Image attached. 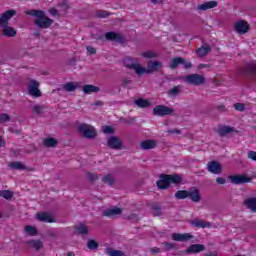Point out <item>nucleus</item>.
I'll list each match as a JSON object with an SVG mask.
<instances>
[{
	"instance_id": "obj_46",
	"label": "nucleus",
	"mask_w": 256,
	"mask_h": 256,
	"mask_svg": "<svg viewBox=\"0 0 256 256\" xmlns=\"http://www.w3.org/2000/svg\"><path fill=\"white\" fill-rule=\"evenodd\" d=\"M234 109L236 111H240V112L245 111V104H243V103H236V104H234Z\"/></svg>"
},
{
	"instance_id": "obj_5",
	"label": "nucleus",
	"mask_w": 256,
	"mask_h": 256,
	"mask_svg": "<svg viewBox=\"0 0 256 256\" xmlns=\"http://www.w3.org/2000/svg\"><path fill=\"white\" fill-rule=\"evenodd\" d=\"M234 31L238 35H247L251 31V25L245 20H238L234 23Z\"/></svg>"
},
{
	"instance_id": "obj_55",
	"label": "nucleus",
	"mask_w": 256,
	"mask_h": 256,
	"mask_svg": "<svg viewBox=\"0 0 256 256\" xmlns=\"http://www.w3.org/2000/svg\"><path fill=\"white\" fill-rule=\"evenodd\" d=\"M152 253H159V249L153 248V249H152Z\"/></svg>"
},
{
	"instance_id": "obj_34",
	"label": "nucleus",
	"mask_w": 256,
	"mask_h": 256,
	"mask_svg": "<svg viewBox=\"0 0 256 256\" xmlns=\"http://www.w3.org/2000/svg\"><path fill=\"white\" fill-rule=\"evenodd\" d=\"M182 62H183V58L181 57H176L172 59L170 63V69H177V67L181 65Z\"/></svg>"
},
{
	"instance_id": "obj_7",
	"label": "nucleus",
	"mask_w": 256,
	"mask_h": 256,
	"mask_svg": "<svg viewBox=\"0 0 256 256\" xmlns=\"http://www.w3.org/2000/svg\"><path fill=\"white\" fill-rule=\"evenodd\" d=\"M152 113L153 115H156V117H165V115H172L173 108L165 105H157L153 108Z\"/></svg>"
},
{
	"instance_id": "obj_60",
	"label": "nucleus",
	"mask_w": 256,
	"mask_h": 256,
	"mask_svg": "<svg viewBox=\"0 0 256 256\" xmlns=\"http://www.w3.org/2000/svg\"><path fill=\"white\" fill-rule=\"evenodd\" d=\"M201 67H207V65H200V68H201Z\"/></svg>"
},
{
	"instance_id": "obj_49",
	"label": "nucleus",
	"mask_w": 256,
	"mask_h": 256,
	"mask_svg": "<svg viewBox=\"0 0 256 256\" xmlns=\"http://www.w3.org/2000/svg\"><path fill=\"white\" fill-rule=\"evenodd\" d=\"M86 50H87L88 55H95V53H97V50L95 48H93L92 46L86 47Z\"/></svg>"
},
{
	"instance_id": "obj_51",
	"label": "nucleus",
	"mask_w": 256,
	"mask_h": 256,
	"mask_svg": "<svg viewBox=\"0 0 256 256\" xmlns=\"http://www.w3.org/2000/svg\"><path fill=\"white\" fill-rule=\"evenodd\" d=\"M216 183H218V185H225L226 180H225V178L218 177V178H216Z\"/></svg>"
},
{
	"instance_id": "obj_12",
	"label": "nucleus",
	"mask_w": 256,
	"mask_h": 256,
	"mask_svg": "<svg viewBox=\"0 0 256 256\" xmlns=\"http://www.w3.org/2000/svg\"><path fill=\"white\" fill-rule=\"evenodd\" d=\"M207 169L209 173H213V175H220V173L223 171L221 164L215 161L208 162Z\"/></svg>"
},
{
	"instance_id": "obj_43",
	"label": "nucleus",
	"mask_w": 256,
	"mask_h": 256,
	"mask_svg": "<svg viewBox=\"0 0 256 256\" xmlns=\"http://www.w3.org/2000/svg\"><path fill=\"white\" fill-rule=\"evenodd\" d=\"M96 17H100L102 19H105V17H109V12L99 10V11L96 12Z\"/></svg>"
},
{
	"instance_id": "obj_9",
	"label": "nucleus",
	"mask_w": 256,
	"mask_h": 256,
	"mask_svg": "<svg viewBox=\"0 0 256 256\" xmlns=\"http://www.w3.org/2000/svg\"><path fill=\"white\" fill-rule=\"evenodd\" d=\"M231 183L234 185H241L243 183H251V178L246 175H232L229 176Z\"/></svg>"
},
{
	"instance_id": "obj_15",
	"label": "nucleus",
	"mask_w": 256,
	"mask_h": 256,
	"mask_svg": "<svg viewBox=\"0 0 256 256\" xmlns=\"http://www.w3.org/2000/svg\"><path fill=\"white\" fill-rule=\"evenodd\" d=\"M108 147L110 149H121L123 147V142L118 137L111 136L108 139Z\"/></svg>"
},
{
	"instance_id": "obj_26",
	"label": "nucleus",
	"mask_w": 256,
	"mask_h": 256,
	"mask_svg": "<svg viewBox=\"0 0 256 256\" xmlns=\"http://www.w3.org/2000/svg\"><path fill=\"white\" fill-rule=\"evenodd\" d=\"M8 167H9V169H14V170H18V171H23L26 169V167L24 166V164L22 162H9Z\"/></svg>"
},
{
	"instance_id": "obj_42",
	"label": "nucleus",
	"mask_w": 256,
	"mask_h": 256,
	"mask_svg": "<svg viewBox=\"0 0 256 256\" xmlns=\"http://www.w3.org/2000/svg\"><path fill=\"white\" fill-rule=\"evenodd\" d=\"M107 253L109 256H125V253L121 250H108Z\"/></svg>"
},
{
	"instance_id": "obj_18",
	"label": "nucleus",
	"mask_w": 256,
	"mask_h": 256,
	"mask_svg": "<svg viewBox=\"0 0 256 256\" xmlns=\"http://www.w3.org/2000/svg\"><path fill=\"white\" fill-rule=\"evenodd\" d=\"M188 197L194 203H199L201 201V194L199 193V190L197 188L190 189V191H188Z\"/></svg>"
},
{
	"instance_id": "obj_14",
	"label": "nucleus",
	"mask_w": 256,
	"mask_h": 256,
	"mask_svg": "<svg viewBox=\"0 0 256 256\" xmlns=\"http://www.w3.org/2000/svg\"><path fill=\"white\" fill-rule=\"evenodd\" d=\"M189 223L192 227H197L198 229H209L211 227V222H205L198 218L190 220Z\"/></svg>"
},
{
	"instance_id": "obj_25",
	"label": "nucleus",
	"mask_w": 256,
	"mask_h": 256,
	"mask_svg": "<svg viewBox=\"0 0 256 256\" xmlns=\"http://www.w3.org/2000/svg\"><path fill=\"white\" fill-rule=\"evenodd\" d=\"M2 27H3L2 33L5 37H15V35H17V31L15 30V28L11 26H2Z\"/></svg>"
},
{
	"instance_id": "obj_57",
	"label": "nucleus",
	"mask_w": 256,
	"mask_h": 256,
	"mask_svg": "<svg viewBox=\"0 0 256 256\" xmlns=\"http://www.w3.org/2000/svg\"><path fill=\"white\" fill-rule=\"evenodd\" d=\"M169 249H172L173 244H166Z\"/></svg>"
},
{
	"instance_id": "obj_22",
	"label": "nucleus",
	"mask_w": 256,
	"mask_h": 256,
	"mask_svg": "<svg viewBox=\"0 0 256 256\" xmlns=\"http://www.w3.org/2000/svg\"><path fill=\"white\" fill-rule=\"evenodd\" d=\"M141 149H144L145 151L149 149H155L157 147V142L155 140H143L140 143Z\"/></svg>"
},
{
	"instance_id": "obj_38",
	"label": "nucleus",
	"mask_w": 256,
	"mask_h": 256,
	"mask_svg": "<svg viewBox=\"0 0 256 256\" xmlns=\"http://www.w3.org/2000/svg\"><path fill=\"white\" fill-rule=\"evenodd\" d=\"M232 131H233V128L229 126H224L219 128L218 133L221 136H225V135H229V133H231Z\"/></svg>"
},
{
	"instance_id": "obj_35",
	"label": "nucleus",
	"mask_w": 256,
	"mask_h": 256,
	"mask_svg": "<svg viewBox=\"0 0 256 256\" xmlns=\"http://www.w3.org/2000/svg\"><path fill=\"white\" fill-rule=\"evenodd\" d=\"M246 73H249L250 75H256V62H250L246 66Z\"/></svg>"
},
{
	"instance_id": "obj_41",
	"label": "nucleus",
	"mask_w": 256,
	"mask_h": 256,
	"mask_svg": "<svg viewBox=\"0 0 256 256\" xmlns=\"http://www.w3.org/2000/svg\"><path fill=\"white\" fill-rule=\"evenodd\" d=\"M103 183H107V185H113L115 179L110 174L106 175L102 179Z\"/></svg>"
},
{
	"instance_id": "obj_21",
	"label": "nucleus",
	"mask_w": 256,
	"mask_h": 256,
	"mask_svg": "<svg viewBox=\"0 0 256 256\" xmlns=\"http://www.w3.org/2000/svg\"><path fill=\"white\" fill-rule=\"evenodd\" d=\"M82 91L85 95H91V93H99L101 89L99 88V86L88 84L82 87Z\"/></svg>"
},
{
	"instance_id": "obj_50",
	"label": "nucleus",
	"mask_w": 256,
	"mask_h": 256,
	"mask_svg": "<svg viewBox=\"0 0 256 256\" xmlns=\"http://www.w3.org/2000/svg\"><path fill=\"white\" fill-rule=\"evenodd\" d=\"M248 159L251 161H256V152L255 151H249L248 152Z\"/></svg>"
},
{
	"instance_id": "obj_24",
	"label": "nucleus",
	"mask_w": 256,
	"mask_h": 256,
	"mask_svg": "<svg viewBox=\"0 0 256 256\" xmlns=\"http://www.w3.org/2000/svg\"><path fill=\"white\" fill-rule=\"evenodd\" d=\"M64 91H67L68 93H73V91H77L79 89V83L78 82H68L63 86Z\"/></svg>"
},
{
	"instance_id": "obj_6",
	"label": "nucleus",
	"mask_w": 256,
	"mask_h": 256,
	"mask_svg": "<svg viewBox=\"0 0 256 256\" xmlns=\"http://www.w3.org/2000/svg\"><path fill=\"white\" fill-rule=\"evenodd\" d=\"M182 79L186 83H189V85L199 86L205 83V76L201 74H190V75L184 76Z\"/></svg>"
},
{
	"instance_id": "obj_10",
	"label": "nucleus",
	"mask_w": 256,
	"mask_h": 256,
	"mask_svg": "<svg viewBox=\"0 0 256 256\" xmlns=\"http://www.w3.org/2000/svg\"><path fill=\"white\" fill-rule=\"evenodd\" d=\"M36 219L40 221L41 223H55V218H53V215L47 213V212H39L36 214Z\"/></svg>"
},
{
	"instance_id": "obj_47",
	"label": "nucleus",
	"mask_w": 256,
	"mask_h": 256,
	"mask_svg": "<svg viewBox=\"0 0 256 256\" xmlns=\"http://www.w3.org/2000/svg\"><path fill=\"white\" fill-rule=\"evenodd\" d=\"M169 94L172 95V97H175L176 95H179V86H176V87L172 88L169 91Z\"/></svg>"
},
{
	"instance_id": "obj_19",
	"label": "nucleus",
	"mask_w": 256,
	"mask_h": 256,
	"mask_svg": "<svg viewBox=\"0 0 256 256\" xmlns=\"http://www.w3.org/2000/svg\"><path fill=\"white\" fill-rule=\"evenodd\" d=\"M201 251H205V245L193 244L187 248L186 253L195 254V253H201Z\"/></svg>"
},
{
	"instance_id": "obj_39",
	"label": "nucleus",
	"mask_w": 256,
	"mask_h": 256,
	"mask_svg": "<svg viewBox=\"0 0 256 256\" xmlns=\"http://www.w3.org/2000/svg\"><path fill=\"white\" fill-rule=\"evenodd\" d=\"M33 113H36V115H41L45 111V106L43 105H33L32 106Z\"/></svg>"
},
{
	"instance_id": "obj_54",
	"label": "nucleus",
	"mask_w": 256,
	"mask_h": 256,
	"mask_svg": "<svg viewBox=\"0 0 256 256\" xmlns=\"http://www.w3.org/2000/svg\"><path fill=\"white\" fill-rule=\"evenodd\" d=\"M3 145H5V141H3V139H1V136H0V147H3Z\"/></svg>"
},
{
	"instance_id": "obj_45",
	"label": "nucleus",
	"mask_w": 256,
	"mask_h": 256,
	"mask_svg": "<svg viewBox=\"0 0 256 256\" xmlns=\"http://www.w3.org/2000/svg\"><path fill=\"white\" fill-rule=\"evenodd\" d=\"M11 120V116L9 114H2L0 116V123H7Z\"/></svg>"
},
{
	"instance_id": "obj_61",
	"label": "nucleus",
	"mask_w": 256,
	"mask_h": 256,
	"mask_svg": "<svg viewBox=\"0 0 256 256\" xmlns=\"http://www.w3.org/2000/svg\"><path fill=\"white\" fill-rule=\"evenodd\" d=\"M0 219H1V213H0Z\"/></svg>"
},
{
	"instance_id": "obj_1",
	"label": "nucleus",
	"mask_w": 256,
	"mask_h": 256,
	"mask_svg": "<svg viewBox=\"0 0 256 256\" xmlns=\"http://www.w3.org/2000/svg\"><path fill=\"white\" fill-rule=\"evenodd\" d=\"M124 65L127 69L135 71L136 75H149L151 73H157L162 67L163 63L157 60H150L147 64V68L143 67L137 58L127 57L124 59Z\"/></svg>"
},
{
	"instance_id": "obj_44",
	"label": "nucleus",
	"mask_w": 256,
	"mask_h": 256,
	"mask_svg": "<svg viewBox=\"0 0 256 256\" xmlns=\"http://www.w3.org/2000/svg\"><path fill=\"white\" fill-rule=\"evenodd\" d=\"M102 131H103V133H105L107 135H111V134L115 133V130L110 126H104L102 128Z\"/></svg>"
},
{
	"instance_id": "obj_48",
	"label": "nucleus",
	"mask_w": 256,
	"mask_h": 256,
	"mask_svg": "<svg viewBox=\"0 0 256 256\" xmlns=\"http://www.w3.org/2000/svg\"><path fill=\"white\" fill-rule=\"evenodd\" d=\"M181 65H183V67H185V69H191V67H193V65L191 64V62H187L185 59L182 58V62Z\"/></svg>"
},
{
	"instance_id": "obj_2",
	"label": "nucleus",
	"mask_w": 256,
	"mask_h": 256,
	"mask_svg": "<svg viewBox=\"0 0 256 256\" xmlns=\"http://www.w3.org/2000/svg\"><path fill=\"white\" fill-rule=\"evenodd\" d=\"M26 15H30V17H35V25L36 27H40V29H49L51 25H53V20L45 15L43 10H28Z\"/></svg>"
},
{
	"instance_id": "obj_8",
	"label": "nucleus",
	"mask_w": 256,
	"mask_h": 256,
	"mask_svg": "<svg viewBox=\"0 0 256 256\" xmlns=\"http://www.w3.org/2000/svg\"><path fill=\"white\" fill-rule=\"evenodd\" d=\"M28 93L31 97H41V91L39 90V82L36 80H30L28 83Z\"/></svg>"
},
{
	"instance_id": "obj_27",
	"label": "nucleus",
	"mask_w": 256,
	"mask_h": 256,
	"mask_svg": "<svg viewBox=\"0 0 256 256\" xmlns=\"http://www.w3.org/2000/svg\"><path fill=\"white\" fill-rule=\"evenodd\" d=\"M244 203L248 209L256 213V198H247Z\"/></svg>"
},
{
	"instance_id": "obj_59",
	"label": "nucleus",
	"mask_w": 256,
	"mask_h": 256,
	"mask_svg": "<svg viewBox=\"0 0 256 256\" xmlns=\"http://www.w3.org/2000/svg\"><path fill=\"white\" fill-rule=\"evenodd\" d=\"M152 1V3H157V0H151Z\"/></svg>"
},
{
	"instance_id": "obj_20",
	"label": "nucleus",
	"mask_w": 256,
	"mask_h": 256,
	"mask_svg": "<svg viewBox=\"0 0 256 256\" xmlns=\"http://www.w3.org/2000/svg\"><path fill=\"white\" fill-rule=\"evenodd\" d=\"M123 213V210L118 207L107 209L103 212V215L105 217H117V215H121Z\"/></svg>"
},
{
	"instance_id": "obj_62",
	"label": "nucleus",
	"mask_w": 256,
	"mask_h": 256,
	"mask_svg": "<svg viewBox=\"0 0 256 256\" xmlns=\"http://www.w3.org/2000/svg\"><path fill=\"white\" fill-rule=\"evenodd\" d=\"M172 133H175V132H172Z\"/></svg>"
},
{
	"instance_id": "obj_28",
	"label": "nucleus",
	"mask_w": 256,
	"mask_h": 256,
	"mask_svg": "<svg viewBox=\"0 0 256 256\" xmlns=\"http://www.w3.org/2000/svg\"><path fill=\"white\" fill-rule=\"evenodd\" d=\"M76 233L78 235H87L89 233V228L84 224H80L76 227Z\"/></svg>"
},
{
	"instance_id": "obj_3",
	"label": "nucleus",
	"mask_w": 256,
	"mask_h": 256,
	"mask_svg": "<svg viewBox=\"0 0 256 256\" xmlns=\"http://www.w3.org/2000/svg\"><path fill=\"white\" fill-rule=\"evenodd\" d=\"M183 181V177L179 174L161 175L160 180L157 182L158 189H167L171 185H179Z\"/></svg>"
},
{
	"instance_id": "obj_4",
	"label": "nucleus",
	"mask_w": 256,
	"mask_h": 256,
	"mask_svg": "<svg viewBox=\"0 0 256 256\" xmlns=\"http://www.w3.org/2000/svg\"><path fill=\"white\" fill-rule=\"evenodd\" d=\"M77 130L82 137H85V139H95V137H97V130H95V127L91 124H78Z\"/></svg>"
},
{
	"instance_id": "obj_13",
	"label": "nucleus",
	"mask_w": 256,
	"mask_h": 256,
	"mask_svg": "<svg viewBox=\"0 0 256 256\" xmlns=\"http://www.w3.org/2000/svg\"><path fill=\"white\" fill-rule=\"evenodd\" d=\"M15 13V10H8L4 12L0 17V27H6L9 23V19L14 17Z\"/></svg>"
},
{
	"instance_id": "obj_29",
	"label": "nucleus",
	"mask_w": 256,
	"mask_h": 256,
	"mask_svg": "<svg viewBox=\"0 0 256 256\" xmlns=\"http://www.w3.org/2000/svg\"><path fill=\"white\" fill-rule=\"evenodd\" d=\"M141 56L144 57L145 59H157V57H159V54L154 51H146V52H142Z\"/></svg>"
},
{
	"instance_id": "obj_53",
	"label": "nucleus",
	"mask_w": 256,
	"mask_h": 256,
	"mask_svg": "<svg viewBox=\"0 0 256 256\" xmlns=\"http://www.w3.org/2000/svg\"><path fill=\"white\" fill-rule=\"evenodd\" d=\"M50 14L51 15H57V10L54 9V8L50 9Z\"/></svg>"
},
{
	"instance_id": "obj_58",
	"label": "nucleus",
	"mask_w": 256,
	"mask_h": 256,
	"mask_svg": "<svg viewBox=\"0 0 256 256\" xmlns=\"http://www.w3.org/2000/svg\"><path fill=\"white\" fill-rule=\"evenodd\" d=\"M50 237H55V234H53V233H50Z\"/></svg>"
},
{
	"instance_id": "obj_32",
	"label": "nucleus",
	"mask_w": 256,
	"mask_h": 256,
	"mask_svg": "<svg viewBox=\"0 0 256 256\" xmlns=\"http://www.w3.org/2000/svg\"><path fill=\"white\" fill-rule=\"evenodd\" d=\"M24 231L26 235H29L30 237H35V235H37V228H35V226H26Z\"/></svg>"
},
{
	"instance_id": "obj_52",
	"label": "nucleus",
	"mask_w": 256,
	"mask_h": 256,
	"mask_svg": "<svg viewBox=\"0 0 256 256\" xmlns=\"http://www.w3.org/2000/svg\"><path fill=\"white\" fill-rule=\"evenodd\" d=\"M87 177H88L89 181H95V179H97V176H95V175H93L91 173H88Z\"/></svg>"
},
{
	"instance_id": "obj_40",
	"label": "nucleus",
	"mask_w": 256,
	"mask_h": 256,
	"mask_svg": "<svg viewBox=\"0 0 256 256\" xmlns=\"http://www.w3.org/2000/svg\"><path fill=\"white\" fill-rule=\"evenodd\" d=\"M87 247H88V249L93 251V250L99 248V243H97V241H95V240H89L87 243Z\"/></svg>"
},
{
	"instance_id": "obj_16",
	"label": "nucleus",
	"mask_w": 256,
	"mask_h": 256,
	"mask_svg": "<svg viewBox=\"0 0 256 256\" xmlns=\"http://www.w3.org/2000/svg\"><path fill=\"white\" fill-rule=\"evenodd\" d=\"M219 3L217 1H209L204 4H200L197 6V11H207L209 9H215Z\"/></svg>"
},
{
	"instance_id": "obj_33",
	"label": "nucleus",
	"mask_w": 256,
	"mask_h": 256,
	"mask_svg": "<svg viewBox=\"0 0 256 256\" xmlns=\"http://www.w3.org/2000/svg\"><path fill=\"white\" fill-rule=\"evenodd\" d=\"M57 139L55 138H46L44 140V147H57Z\"/></svg>"
},
{
	"instance_id": "obj_37",
	"label": "nucleus",
	"mask_w": 256,
	"mask_h": 256,
	"mask_svg": "<svg viewBox=\"0 0 256 256\" xmlns=\"http://www.w3.org/2000/svg\"><path fill=\"white\" fill-rule=\"evenodd\" d=\"M187 197H189V191L179 190L175 193L176 199H187Z\"/></svg>"
},
{
	"instance_id": "obj_36",
	"label": "nucleus",
	"mask_w": 256,
	"mask_h": 256,
	"mask_svg": "<svg viewBox=\"0 0 256 256\" xmlns=\"http://www.w3.org/2000/svg\"><path fill=\"white\" fill-rule=\"evenodd\" d=\"M28 243L30 247H33L34 249H36V251H39V249L43 247V242L40 240H30Z\"/></svg>"
},
{
	"instance_id": "obj_11",
	"label": "nucleus",
	"mask_w": 256,
	"mask_h": 256,
	"mask_svg": "<svg viewBox=\"0 0 256 256\" xmlns=\"http://www.w3.org/2000/svg\"><path fill=\"white\" fill-rule=\"evenodd\" d=\"M105 38L108 41H116V43H124L125 42V36H123L117 32H107L105 34Z\"/></svg>"
},
{
	"instance_id": "obj_31",
	"label": "nucleus",
	"mask_w": 256,
	"mask_h": 256,
	"mask_svg": "<svg viewBox=\"0 0 256 256\" xmlns=\"http://www.w3.org/2000/svg\"><path fill=\"white\" fill-rule=\"evenodd\" d=\"M13 191L11 190H2L0 191V197H3V199H6L7 201L13 199Z\"/></svg>"
},
{
	"instance_id": "obj_30",
	"label": "nucleus",
	"mask_w": 256,
	"mask_h": 256,
	"mask_svg": "<svg viewBox=\"0 0 256 256\" xmlns=\"http://www.w3.org/2000/svg\"><path fill=\"white\" fill-rule=\"evenodd\" d=\"M210 51L211 47L209 45H205L197 50V54L199 55V57H205V55H207V53H209Z\"/></svg>"
},
{
	"instance_id": "obj_23",
	"label": "nucleus",
	"mask_w": 256,
	"mask_h": 256,
	"mask_svg": "<svg viewBox=\"0 0 256 256\" xmlns=\"http://www.w3.org/2000/svg\"><path fill=\"white\" fill-rule=\"evenodd\" d=\"M134 104L139 107L140 109H147L151 106V101L143 98H139L134 101Z\"/></svg>"
},
{
	"instance_id": "obj_56",
	"label": "nucleus",
	"mask_w": 256,
	"mask_h": 256,
	"mask_svg": "<svg viewBox=\"0 0 256 256\" xmlns=\"http://www.w3.org/2000/svg\"><path fill=\"white\" fill-rule=\"evenodd\" d=\"M220 111H225V106H219Z\"/></svg>"
},
{
	"instance_id": "obj_17",
	"label": "nucleus",
	"mask_w": 256,
	"mask_h": 256,
	"mask_svg": "<svg viewBox=\"0 0 256 256\" xmlns=\"http://www.w3.org/2000/svg\"><path fill=\"white\" fill-rule=\"evenodd\" d=\"M171 237L173 241H181V242H185V241H189V239H193V235L189 233H185V234L173 233Z\"/></svg>"
}]
</instances>
